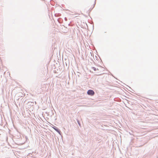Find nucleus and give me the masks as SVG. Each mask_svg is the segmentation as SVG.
<instances>
[{
	"mask_svg": "<svg viewBox=\"0 0 158 158\" xmlns=\"http://www.w3.org/2000/svg\"><path fill=\"white\" fill-rule=\"evenodd\" d=\"M87 94L89 95L93 96L94 94V92L93 90L90 89L87 91Z\"/></svg>",
	"mask_w": 158,
	"mask_h": 158,
	"instance_id": "1",
	"label": "nucleus"
},
{
	"mask_svg": "<svg viewBox=\"0 0 158 158\" xmlns=\"http://www.w3.org/2000/svg\"><path fill=\"white\" fill-rule=\"evenodd\" d=\"M65 19V20L66 21V20H67V19L66 18V17H65V19Z\"/></svg>",
	"mask_w": 158,
	"mask_h": 158,
	"instance_id": "5",
	"label": "nucleus"
},
{
	"mask_svg": "<svg viewBox=\"0 0 158 158\" xmlns=\"http://www.w3.org/2000/svg\"><path fill=\"white\" fill-rule=\"evenodd\" d=\"M91 69H93L94 71H96L97 70V69L95 67H92Z\"/></svg>",
	"mask_w": 158,
	"mask_h": 158,
	"instance_id": "3",
	"label": "nucleus"
},
{
	"mask_svg": "<svg viewBox=\"0 0 158 158\" xmlns=\"http://www.w3.org/2000/svg\"><path fill=\"white\" fill-rule=\"evenodd\" d=\"M53 128L60 135L61 131L57 127L55 126H54V127H53Z\"/></svg>",
	"mask_w": 158,
	"mask_h": 158,
	"instance_id": "2",
	"label": "nucleus"
},
{
	"mask_svg": "<svg viewBox=\"0 0 158 158\" xmlns=\"http://www.w3.org/2000/svg\"><path fill=\"white\" fill-rule=\"evenodd\" d=\"M77 122L79 124V126H80L81 125H80V123L79 122V120H77Z\"/></svg>",
	"mask_w": 158,
	"mask_h": 158,
	"instance_id": "4",
	"label": "nucleus"
}]
</instances>
